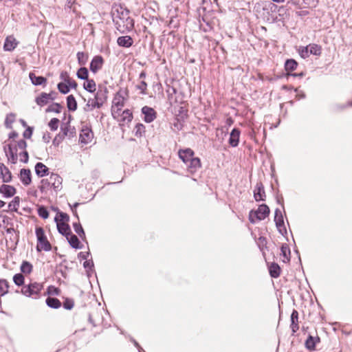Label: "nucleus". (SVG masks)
Instances as JSON below:
<instances>
[{
	"label": "nucleus",
	"mask_w": 352,
	"mask_h": 352,
	"mask_svg": "<svg viewBox=\"0 0 352 352\" xmlns=\"http://www.w3.org/2000/svg\"><path fill=\"white\" fill-rule=\"evenodd\" d=\"M111 15L116 29L121 34L133 30L134 20L130 16V12L128 9L121 5L116 4L112 8Z\"/></svg>",
	"instance_id": "1"
},
{
	"label": "nucleus",
	"mask_w": 352,
	"mask_h": 352,
	"mask_svg": "<svg viewBox=\"0 0 352 352\" xmlns=\"http://www.w3.org/2000/svg\"><path fill=\"white\" fill-rule=\"evenodd\" d=\"M106 98L107 96L103 91H98L94 95L93 98L89 97L87 100L85 99L87 103L84 107V110L85 111H91L96 108L100 109L106 101Z\"/></svg>",
	"instance_id": "2"
},
{
	"label": "nucleus",
	"mask_w": 352,
	"mask_h": 352,
	"mask_svg": "<svg viewBox=\"0 0 352 352\" xmlns=\"http://www.w3.org/2000/svg\"><path fill=\"white\" fill-rule=\"evenodd\" d=\"M43 285L42 283L34 282L24 285L21 289V292L27 297L38 298L40 292L43 289Z\"/></svg>",
	"instance_id": "3"
},
{
	"label": "nucleus",
	"mask_w": 352,
	"mask_h": 352,
	"mask_svg": "<svg viewBox=\"0 0 352 352\" xmlns=\"http://www.w3.org/2000/svg\"><path fill=\"white\" fill-rule=\"evenodd\" d=\"M126 93L124 91H118L113 99V105L111 108V113L113 118L120 116V111L124 105Z\"/></svg>",
	"instance_id": "4"
},
{
	"label": "nucleus",
	"mask_w": 352,
	"mask_h": 352,
	"mask_svg": "<svg viewBox=\"0 0 352 352\" xmlns=\"http://www.w3.org/2000/svg\"><path fill=\"white\" fill-rule=\"evenodd\" d=\"M36 235L38 240L36 245L37 251H50L51 250V245L50 242L47 241L44 230L42 228H37L36 229Z\"/></svg>",
	"instance_id": "5"
},
{
	"label": "nucleus",
	"mask_w": 352,
	"mask_h": 352,
	"mask_svg": "<svg viewBox=\"0 0 352 352\" xmlns=\"http://www.w3.org/2000/svg\"><path fill=\"white\" fill-rule=\"evenodd\" d=\"M269 213L270 208L268 206L265 204H262L259 206L257 210H256L254 212L251 211L249 216L250 221L252 223H255L256 220L261 221L264 219L266 217L268 216Z\"/></svg>",
	"instance_id": "6"
},
{
	"label": "nucleus",
	"mask_w": 352,
	"mask_h": 352,
	"mask_svg": "<svg viewBox=\"0 0 352 352\" xmlns=\"http://www.w3.org/2000/svg\"><path fill=\"white\" fill-rule=\"evenodd\" d=\"M274 221L280 234H283L284 232H286V229L284 226L283 217L280 209L277 208L275 210Z\"/></svg>",
	"instance_id": "7"
},
{
	"label": "nucleus",
	"mask_w": 352,
	"mask_h": 352,
	"mask_svg": "<svg viewBox=\"0 0 352 352\" xmlns=\"http://www.w3.org/2000/svg\"><path fill=\"white\" fill-rule=\"evenodd\" d=\"M94 137L92 131L88 128H83L80 134V141L83 144H88L91 142Z\"/></svg>",
	"instance_id": "8"
},
{
	"label": "nucleus",
	"mask_w": 352,
	"mask_h": 352,
	"mask_svg": "<svg viewBox=\"0 0 352 352\" xmlns=\"http://www.w3.org/2000/svg\"><path fill=\"white\" fill-rule=\"evenodd\" d=\"M142 113L144 116V121L150 123L153 122L156 118V113L155 110L149 107L144 106L142 109Z\"/></svg>",
	"instance_id": "9"
},
{
	"label": "nucleus",
	"mask_w": 352,
	"mask_h": 352,
	"mask_svg": "<svg viewBox=\"0 0 352 352\" xmlns=\"http://www.w3.org/2000/svg\"><path fill=\"white\" fill-rule=\"evenodd\" d=\"M52 94L41 93V95L36 98V102L40 107H43L48 104L50 101L54 100Z\"/></svg>",
	"instance_id": "10"
},
{
	"label": "nucleus",
	"mask_w": 352,
	"mask_h": 352,
	"mask_svg": "<svg viewBox=\"0 0 352 352\" xmlns=\"http://www.w3.org/2000/svg\"><path fill=\"white\" fill-rule=\"evenodd\" d=\"M18 43V41L13 36H8L5 40L3 50L7 52H12L16 47Z\"/></svg>",
	"instance_id": "11"
},
{
	"label": "nucleus",
	"mask_w": 352,
	"mask_h": 352,
	"mask_svg": "<svg viewBox=\"0 0 352 352\" xmlns=\"http://www.w3.org/2000/svg\"><path fill=\"white\" fill-rule=\"evenodd\" d=\"M103 63V58L101 56H94L90 63V70L96 74L102 68Z\"/></svg>",
	"instance_id": "12"
},
{
	"label": "nucleus",
	"mask_w": 352,
	"mask_h": 352,
	"mask_svg": "<svg viewBox=\"0 0 352 352\" xmlns=\"http://www.w3.org/2000/svg\"><path fill=\"white\" fill-rule=\"evenodd\" d=\"M4 151L9 160L15 164L17 160L16 148H13L12 144H8L4 146Z\"/></svg>",
	"instance_id": "13"
},
{
	"label": "nucleus",
	"mask_w": 352,
	"mask_h": 352,
	"mask_svg": "<svg viewBox=\"0 0 352 352\" xmlns=\"http://www.w3.org/2000/svg\"><path fill=\"white\" fill-rule=\"evenodd\" d=\"M179 157L185 164H188L191 159L195 157L194 152L190 148L179 150Z\"/></svg>",
	"instance_id": "14"
},
{
	"label": "nucleus",
	"mask_w": 352,
	"mask_h": 352,
	"mask_svg": "<svg viewBox=\"0 0 352 352\" xmlns=\"http://www.w3.org/2000/svg\"><path fill=\"white\" fill-rule=\"evenodd\" d=\"M241 132L238 129H233L230 134L229 138V144L232 147H236L238 146L239 142Z\"/></svg>",
	"instance_id": "15"
},
{
	"label": "nucleus",
	"mask_w": 352,
	"mask_h": 352,
	"mask_svg": "<svg viewBox=\"0 0 352 352\" xmlns=\"http://www.w3.org/2000/svg\"><path fill=\"white\" fill-rule=\"evenodd\" d=\"M254 197L256 201H263L265 199V193L264 187L261 183H257L254 190Z\"/></svg>",
	"instance_id": "16"
},
{
	"label": "nucleus",
	"mask_w": 352,
	"mask_h": 352,
	"mask_svg": "<svg viewBox=\"0 0 352 352\" xmlns=\"http://www.w3.org/2000/svg\"><path fill=\"white\" fill-rule=\"evenodd\" d=\"M0 177L5 183H8L12 180L11 172L3 163H0Z\"/></svg>",
	"instance_id": "17"
},
{
	"label": "nucleus",
	"mask_w": 352,
	"mask_h": 352,
	"mask_svg": "<svg viewBox=\"0 0 352 352\" xmlns=\"http://www.w3.org/2000/svg\"><path fill=\"white\" fill-rule=\"evenodd\" d=\"M61 136L64 138H72L76 135V129L68 124L61 126Z\"/></svg>",
	"instance_id": "18"
},
{
	"label": "nucleus",
	"mask_w": 352,
	"mask_h": 352,
	"mask_svg": "<svg viewBox=\"0 0 352 352\" xmlns=\"http://www.w3.org/2000/svg\"><path fill=\"white\" fill-rule=\"evenodd\" d=\"M122 124H125L130 122L133 119V115L130 110L126 109L122 113L120 111V116L116 118Z\"/></svg>",
	"instance_id": "19"
},
{
	"label": "nucleus",
	"mask_w": 352,
	"mask_h": 352,
	"mask_svg": "<svg viewBox=\"0 0 352 352\" xmlns=\"http://www.w3.org/2000/svg\"><path fill=\"white\" fill-rule=\"evenodd\" d=\"M186 164L188 170L191 173L196 172L201 167V162L199 158L195 157L191 159L188 163Z\"/></svg>",
	"instance_id": "20"
},
{
	"label": "nucleus",
	"mask_w": 352,
	"mask_h": 352,
	"mask_svg": "<svg viewBox=\"0 0 352 352\" xmlns=\"http://www.w3.org/2000/svg\"><path fill=\"white\" fill-rule=\"evenodd\" d=\"M0 193L6 197H11L15 195L16 189L12 186L3 184L0 186Z\"/></svg>",
	"instance_id": "21"
},
{
	"label": "nucleus",
	"mask_w": 352,
	"mask_h": 352,
	"mask_svg": "<svg viewBox=\"0 0 352 352\" xmlns=\"http://www.w3.org/2000/svg\"><path fill=\"white\" fill-rule=\"evenodd\" d=\"M20 179L25 186H28L32 182L31 172L29 169L22 168L20 172Z\"/></svg>",
	"instance_id": "22"
},
{
	"label": "nucleus",
	"mask_w": 352,
	"mask_h": 352,
	"mask_svg": "<svg viewBox=\"0 0 352 352\" xmlns=\"http://www.w3.org/2000/svg\"><path fill=\"white\" fill-rule=\"evenodd\" d=\"M117 43L120 47H130L132 46L133 41L130 36H122L118 38Z\"/></svg>",
	"instance_id": "23"
},
{
	"label": "nucleus",
	"mask_w": 352,
	"mask_h": 352,
	"mask_svg": "<svg viewBox=\"0 0 352 352\" xmlns=\"http://www.w3.org/2000/svg\"><path fill=\"white\" fill-rule=\"evenodd\" d=\"M55 221L57 223V228L58 232L63 235H65L66 236L70 234V228L65 222H59L58 218L55 217Z\"/></svg>",
	"instance_id": "24"
},
{
	"label": "nucleus",
	"mask_w": 352,
	"mask_h": 352,
	"mask_svg": "<svg viewBox=\"0 0 352 352\" xmlns=\"http://www.w3.org/2000/svg\"><path fill=\"white\" fill-rule=\"evenodd\" d=\"M48 171L49 169L45 164L41 162L36 163L35 166V172L38 177H42L47 175L48 174Z\"/></svg>",
	"instance_id": "25"
},
{
	"label": "nucleus",
	"mask_w": 352,
	"mask_h": 352,
	"mask_svg": "<svg viewBox=\"0 0 352 352\" xmlns=\"http://www.w3.org/2000/svg\"><path fill=\"white\" fill-rule=\"evenodd\" d=\"M32 83L34 85H45L47 79L43 76H36L34 73L30 72L29 74Z\"/></svg>",
	"instance_id": "26"
},
{
	"label": "nucleus",
	"mask_w": 352,
	"mask_h": 352,
	"mask_svg": "<svg viewBox=\"0 0 352 352\" xmlns=\"http://www.w3.org/2000/svg\"><path fill=\"white\" fill-rule=\"evenodd\" d=\"M49 183H52V185L54 189H58L62 183V179L56 174H52L50 177Z\"/></svg>",
	"instance_id": "27"
},
{
	"label": "nucleus",
	"mask_w": 352,
	"mask_h": 352,
	"mask_svg": "<svg viewBox=\"0 0 352 352\" xmlns=\"http://www.w3.org/2000/svg\"><path fill=\"white\" fill-rule=\"evenodd\" d=\"M67 239L70 244V245L75 249H79L80 247L79 246L80 241L78 238L74 235L69 234L67 236Z\"/></svg>",
	"instance_id": "28"
},
{
	"label": "nucleus",
	"mask_w": 352,
	"mask_h": 352,
	"mask_svg": "<svg viewBox=\"0 0 352 352\" xmlns=\"http://www.w3.org/2000/svg\"><path fill=\"white\" fill-rule=\"evenodd\" d=\"M270 274L273 278H277L280 276V268L276 263H272L269 267Z\"/></svg>",
	"instance_id": "29"
},
{
	"label": "nucleus",
	"mask_w": 352,
	"mask_h": 352,
	"mask_svg": "<svg viewBox=\"0 0 352 352\" xmlns=\"http://www.w3.org/2000/svg\"><path fill=\"white\" fill-rule=\"evenodd\" d=\"M84 89L90 93H94L96 91V82L92 79H86V81L83 84Z\"/></svg>",
	"instance_id": "30"
},
{
	"label": "nucleus",
	"mask_w": 352,
	"mask_h": 352,
	"mask_svg": "<svg viewBox=\"0 0 352 352\" xmlns=\"http://www.w3.org/2000/svg\"><path fill=\"white\" fill-rule=\"evenodd\" d=\"M67 105L69 111H75L77 109V102L73 95H69L67 98Z\"/></svg>",
	"instance_id": "31"
},
{
	"label": "nucleus",
	"mask_w": 352,
	"mask_h": 352,
	"mask_svg": "<svg viewBox=\"0 0 352 352\" xmlns=\"http://www.w3.org/2000/svg\"><path fill=\"white\" fill-rule=\"evenodd\" d=\"M46 303L47 306L54 309L59 308L61 306L60 301L55 298L48 297L46 299Z\"/></svg>",
	"instance_id": "32"
},
{
	"label": "nucleus",
	"mask_w": 352,
	"mask_h": 352,
	"mask_svg": "<svg viewBox=\"0 0 352 352\" xmlns=\"http://www.w3.org/2000/svg\"><path fill=\"white\" fill-rule=\"evenodd\" d=\"M20 204L19 197H15L8 204V209L11 211L17 212Z\"/></svg>",
	"instance_id": "33"
},
{
	"label": "nucleus",
	"mask_w": 352,
	"mask_h": 352,
	"mask_svg": "<svg viewBox=\"0 0 352 352\" xmlns=\"http://www.w3.org/2000/svg\"><path fill=\"white\" fill-rule=\"evenodd\" d=\"M281 255L283 257V261L286 263L288 262L290 259L289 255H290V250L289 247L285 245H282L281 247Z\"/></svg>",
	"instance_id": "34"
},
{
	"label": "nucleus",
	"mask_w": 352,
	"mask_h": 352,
	"mask_svg": "<svg viewBox=\"0 0 352 352\" xmlns=\"http://www.w3.org/2000/svg\"><path fill=\"white\" fill-rule=\"evenodd\" d=\"M297 65H298V63L296 60H294V59H289V60H287L285 62V70L287 72L294 71L296 69Z\"/></svg>",
	"instance_id": "35"
},
{
	"label": "nucleus",
	"mask_w": 352,
	"mask_h": 352,
	"mask_svg": "<svg viewBox=\"0 0 352 352\" xmlns=\"http://www.w3.org/2000/svg\"><path fill=\"white\" fill-rule=\"evenodd\" d=\"M8 283L5 279H0V296H4L8 292Z\"/></svg>",
	"instance_id": "36"
},
{
	"label": "nucleus",
	"mask_w": 352,
	"mask_h": 352,
	"mask_svg": "<svg viewBox=\"0 0 352 352\" xmlns=\"http://www.w3.org/2000/svg\"><path fill=\"white\" fill-rule=\"evenodd\" d=\"M32 270V265L28 262L23 261L21 265V271L25 274H29Z\"/></svg>",
	"instance_id": "37"
},
{
	"label": "nucleus",
	"mask_w": 352,
	"mask_h": 352,
	"mask_svg": "<svg viewBox=\"0 0 352 352\" xmlns=\"http://www.w3.org/2000/svg\"><path fill=\"white\" fill-rule=\"evenodd\" d=\"M77 58L78 64L81 66H84L88 60V55L84 52H79L77 53Z\"/></svg>",
	"instance_id": "38"
},
{
	"label": "nucleus",
	"mask_w": 352,
	"mask_h": 352,
	"mask_svg": "<svg viewBox=\"0 0 352 352\" xmlns=\"http://www.w3.org/2000/svg\"><path fill=\"white\" fill-rule=\"evenodd\" d=\"M305 346L307 349L314 351L316 347V339L313 336H309L305 342Z\"/></svg>",
	"instance_id": "39"
},
{
	"label": "nucleus",
	"mask_w": 352,
	"mask_h": 352,
	"mask_svg": "<svg viewBox=\"0 0 352 352\" xmlns=\"http://www.w3.org/2000/svg\"><path fill=\"white\" fill-rule=\"evenodd\" d=\"M310 54L318 56L321 54V47L316 44H311L307 45Z\"/></svg>",
	"instance_id": "40"
},
{
	"label": "nucleus",
	"mask_w": 352,
	"mask_h": 352,
	"mask_svg": "<svg viewBox=\"0 0 352 352\" xmlns=\"http://www.w3.org/2000/svg\"><path fill=\"white\" fill-rule=\"evenodd\" d=\"M73 227L75 232L83 239L85 237V234L81 225L79 223H74Z\"/></svg>",
	"instance_id": "41"
},
{
	"label": "nucleus",
	"mask_w": 352,
	"mask_h": 352,
	"mask_svg": "<svg viewBox=\"0 0 352 352\" xmlns=\"http://www.w3.org/2000/svg\"><path fill=\"white\" fill-rule=\"evenodd\" d=\"M62 108L63 107L60 104L53 103L47 108L46 112H55L58 113L61 111Z\"/></svg>",
	"instance_id": "42"
},
{
	"label": "nucleus",
	"mask_w": 352,
	"mask_h": 352,
	"mask_svg": "<svg viewBox=\"0 0 352 352\" xmlns=\"http://www.w3.org/2000/svg\"><path fill=\"white\" fill-rule=\"evenodd\" d=\"M78 78L82 80H86L88 78V70L86 67H80L77 72Z\"/></svg>",
	"instance_id": "43"
},
{
	"label": "nucleus",
	"mask_w": 352,
	"mask_h": 352,
	"mask_svg": "<svg viewBox=\"0 0 352 352\" xmlns=\"http://www.w3.org/2000/svg\"><path fill=\"white\" fill-rule=\"evenodd\" d=\"M15 120V115L13 113H10L7 115L6 120H5V126L8 128H12V124Z\"/></svg>",
	"instance_id": "44"
},
{
	"label": "nucleus",
	"mask_w": 352,
	"mask_h": 352,
	"mask_svg": "<svg viewBox=\"0 0 352 352\" xmlns=\"http://www.w3.org/2000/svg\"><path fill=\"white\" fill-rule=\"evenodd\" d=\"M13 281L18 286L23 285L24 283L23 275L21 274H15L13 277Z\"/></svg>",
	"instance_id": "45"
},
{
	"label": "nucleus",
	"mask_w": 352,
	"mask_h": 352,
	"mask_svg": "<svg viewBox=\"0 0 352 352\" xmlns=\"http://www.w3.org/2000/svg\"><path fill=\"white\" fill-rule=\"evenodd\" d=\"M58 89L59 90V91L60 93L64 94H66L69 91V89L68 88V85L65 82H59L58 84Z\"/></svg>",
	"instance_id": "46"
},
{
	"label": "nucleus",
	"mask_w": 352,
	"mask_h": 352,
	"mask_svg": "<svg viewBox=\"0 0 352 352\" xmlns=\"http://www.w3.org/2000/svg\"><path fill=\"white\" fill-rule=\"evenodd\" d=\"M59 124V120L57 118H52L48 126L50 128L52 131H56L58 127Z\"/></svg>",
	"instance_id": "47"
},
{
	"label": "nucleus",
	"mask_w": 352,
	"mask_h": 352,
	"mask_svg": "<svg viewBox=\"0 0 352 352\" xmlns=\"http://www.w3.org/2000/svg\"><path fill=\"white\" fill-rule=\"evenodd\" d=\"M299 54L303 58H306L309 57L310 55V53H309V50L308 46L301 47L299 50Z\"/></svg>",
	"instance_id": "48"
},
{
	"label": "nucleus",
	"mask_w": 352,
	"mask_h": 352,
	"mask_svg": "<svg viewBox=\"0 0 352 352\" xmlns=\"http://www.w3.org/2000/svg\"><path fill=\"white\" fill-rule=\"evenodd\" d=\"M38 214L41 217H42L44 219H47L49 217L48 211L43 206H41L38 209Z\"/></svg>",
	"instance_id": "49"
},
{
	"label": "nucleus",
	"mask_w": 352,
	"mask_h": 352,
	"mask_svg": "<svg viewBox=\"0 0 352 352\" xmlns=\"http://www.w3.org/2000/svg\"><path fill=\"white\" fill-rule=\"evenodd\" d=\"M20 161L24 163H27L28 161V153L26 151H23L19 153Z\"/></svg>",
	"instance_id": "50"
},
{
	"label": "nucleus",
	"mask_w": 352,
	"mask_h": 352,
	"mask_svg": "<svg viewBox=\"0 0 352 352\" xmlns=\"http://www.w3.org/2000/svg\"><path fill=\"white\" fill-rule=\"evenodd\" d=\"M299 5H302L305 7L315 6L316 3L314 0H301Z\"/></svg>",
	"instance_id": "51"
},
{
	"label": "nucleus",
	"mask_w": 352,
	"mask_h": 352,
	"mask_svg": "<svg viewBox=\"0 0 352 352\" xmlns=\"http://www.w3.org/2000/svg\"><path fill=\"white\" fill-rule=\"evenodd\" d=\"M56 217L58 218L59 222H66L69 221V216L63 212L60 213L59 216H57Z\"/></svg>",
	"instance_id": "52"
},
{
	"label": "nucleus",
	"mask_w": 352,
	"mask_h": 352,
	"mask_svg": "<svg viewBox=\"0 0 352 352\" xmlns=\"http://www.w3.org/2000/svg\"><path fill=\"white\" fill-rule=\"evenodd\" d=\"M147 85L144 81H142L138 86L137 88L141 91V93L145 94V90L146 89Z\"/></svg>",
	"instance_id": "53"
},
{
	"label": "nucleus",
	"mask_w": 352,
	"mask_h": 352,
	"mask_svg": "<svg viewBox=\"0 0 352 352\" xmlns=\"http://www.w3.org/2000/svg\"><path fill=\"white\" fill-rule=\"evenodd\" d=\"M66 83L68 85L69 89H70V88L75 89L77 87V83L76 82V81L74 80H72V78H70V77L68 78V80H67Z\"/></svg>",
	"instance_id": "54"
},
{
	"label": "nucleus",
	"mask_w": 352,
	"mask_h": 352,
	"mask_svg": "<svg viewBox=\"0 0 352 352\" xmlns=\"http://www.w3.org/2000/svg\"><path fill=\"white\" fill-rule=\"evenodd\" d=\"M83 266L86 270H91L94 267V263L92 260H87L84 262Z\"/></svg>",
	"instance_id": "55"
},
{
	"label": "nucleus",
	"mask_w": 352,
	"mask_h": 352,
	"mask_svg": "<svg viewBox=\"0 0 352 352\" xmlns=\"http://www.w3.org/2000/svg\"><path fill=\"white\" fill-rule=\"evenodd\" d=\"M16 146L19 149H21L22 151H25V149L27 146V143L25 140H21L17 142Z\"/></svg>",
	"instance_id": "56"
},
{
	"label": "nucleus",
	"mask_w": 352,
	"mask_h": 352,
	"mask_svg": "<svg viewBox=\"0 0 352 352\" xmlns=\"http://www.w3.org/2000/svg\"><path fill=\"white\" fill-rule=\"evenodd\" d=\"M298 313L296 310H293L292 315H291V321L292 323L294 322H298Z\"/></svg>",
	"instance_id": "57"
},
{
	"label": "nucleus",
	"mask_w": 352,
	"mask_h": 352,
	"mask_svg": "<svg viewBox=\"0 0 352 352\" xmlns=\"http://www.w3.org/2000/svg\"><path fill=\"white\" fill-rule=\"evenodd\" d=\"M65 138L64 137H62L61 136V133L60 132L56 137L54 139V141H53V143L54 144H59V143L63 141V140Z\"/></svg>",
	"instance_id": "58"
},
{
	"label": "nucleus",
	"mask_w": 352,
	"mask_h": 352,
	"mask_svg": "<svg viewBox=\"0 0 352 352\" xmlns=\"http://www.w3.org/2000/svg\"><path fill=\"white\" fill-rule=\"evenodd\" d=\"M348 102H345V103H343V104H336V109L337 110H340V111L343 110V109H346V108H347L348 107H349V106H350V105H346Z\"/></svg>",
	"instance_id": "59"
},
{
	"label": "nucleus",
	"mask_w": 352,
	"mask_h": 352,
	"mask_svg": "<svg viewBox=\"0 0 352 352\" xmlns=\"http://www.w3.org/2000/svg\"><path fill=\"white\" fill-rule=\"evenodd\" d=\"M32 129L29 127L23 133V137L25 138H30V137L32 136Z\"/></svg>",
	"instance_id": "60"
},
{
	"label": "nucleus",
	"mask_w": 352,
	"mask_h": 352,
	"mask_svg": "<svg viewBox=\"0 0 352 352\" xmlns=\"http://www.w3.org/2000/svg\"><path fill=\"white\" fill-rule=\"evenodd\" d=\"M63 307L66 309H71L74 307V303L72 302L66 301L64 302Z\"/></svg>",
	"instance_id": "61"
},
{
	"label": "nucleus",
	"mask_w": 352,
	"mask_h": 352,
	"mask_svg": "<svg viewBox=\"0 0 352 352\" xmlns=\"http://www.w3.org/2000/svg\"><path fill=\"white\" fill-rule=\"evenodd\" d=\"M60 78L65 82H67V80H68V78H69L68 74L67 72H62L60 74Z\"/></svg>",
	"instance_id": "62"
},
{
	"label": "nucleus",
	"mask_w": 352,
	"mask_h": 352,
	"mask_svg": "<svg viewBox=\"0 0 352 352\" xmlns=\"http://www.w3.org/2000/svg\"><path fill=\"white\" fill-rule=\"evenodd\" d=\"M291 328L292 329V331L295 333L298 329V322H294L291 324Z\"/></svg>",
	"instance_id": "63"
},
{
	"label": "nucleus",
	"mask_w": 352,
	"mask_h": 352,
	"mask_svg": "<svg viewBox=\"0 0 352 352\" xmlns=\"http://www.w3.org/2000/svg\"><path fill=\"white\" fill-rule=\"evenodd\" d=\"M89 254H90V253H89V252H85V253H84V252H80V253H79V257H80V258H82V259H85V260H87V259L88 256L89 255Z\"/></svg>",
	"instance_id": "64"
}]
</instances>
